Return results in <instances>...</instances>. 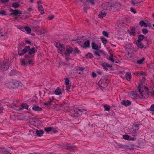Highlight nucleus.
<instances>
[{"mask_svg":"<svg viewBox=\"0 0 154 154\" xmlns=\"http://www.w3.org/2000/svg\"><path fill=\"white\" fill-rule=\"evenodd\" d=\"M139 92L142 98H146L149 96V91L148 88L144 86L142 87L140 84L138 87Z\"/></svg>","mask_w":154,"mask_h":154,"instance_id":"f257e3e1","label":"nucleus"},{"mask_svg":"<svg viewBox=\"0 0 154 154\" xmlns=\"http://www.w3.org/2000/svg\"><path fill=\"white\" fill-rule=\"evenodd\" d=\"M23 85L22 83L19 81L13 80L9 85V87L11 89H17L19 87H22Z\"/></svg>","mask_w":154,"mask_h":154,"instance_id":"f03ea898","label":"nucleus"},{"mask_svg":"<svg viewBox=\"0 0 154 154\" xmlns=\"http://www.w3.org/2000/svg\"><path fill=\"white\" fill-rule=\"evenodd\" d=\"M112 11H119L122 9V6L119 3L116 2L112 3Z\"/></svg>","mask_w":154,"mask_h":154,"instance_id":"7ed1b4c3","label":"nucleus"},{"mask_svg":"<svg viewBox=\"0 0 154 154\" xmlns=\"http://www.w3.org/2000/svg\"><path fill=\"white\" fill-rule=\"evenodd\" d=\"M20 61L21 64L22 65L26 66L29 64H31L33 61V60H27V59H20Z\"/></svg>","mask_w":154,"mask_h":154,"instance_id":"20e7f679","label":"nucleus"},{"mask_svg":"<svg viewBox=\"0 0 154 154\" xmlns=\"http://www.w3.org/2000/svg\"><path fill=\"white\" fill-rule=\"evenodd\" d=\"M101 6L102 8L104 10L112 11V3H103Z\"/></svg>","mask_w":154,"mask_h":154,"instance_id":"39448f33","label":"nucleus"},{"mask_svg":"<svg viewBox=\"0 0 154 154\" xmlns=\"http://www.w3.org/2000/svg\"><path fill=\"white\" fill-rule=\"evenodd\" d=\"M9 66L7 62L3 61L0 65V69L1 70L3 71L6 70L9 68Z\"/></svg>","mask_w":154,"mask_h":154,"instance_id":"423d86ee","label":"nucleus"},{"mask_svg":"<svg viewBox=\"0 0 154 154\" xmlns=\"http://www.w3.org/2000/svg\"><path fill=\"white\" fill-rule=\"evenodd\" d=\"M9 11L10 12H12L10 14V15H15V16H17L18 14H21L22 13L21 11H19L17 9L14 10L12 9H10Z\"/></svg>","mask_w":154,"mask_h":154,"instance_id":"0eeeda50","label":"nucleus"},{"mask_svg":"<svg viewBox=\"0 0 154 154\" xmlns=\"http://www.w3.org/2000/svg\"><path fill=\"white\" fill-rule=\"evenodd\" d=\"M56 47L61 52L64 51L65 50L64 46H63V45L61 44L60 43H56Z\"/></svg>","mask_w":154,"mask_h":154,"instance_id":"6e6552de","label":"nucleus"},{"mask_svg":"<svg viewBox=\"0 0 154 154\" xmlns=\"http://www.w3.org/2000/svg\"><path fill=\"white\" fill-rule=\"evenodd\" d=\"M66 52H65V54L66 55H69L70 54L72 53L73 51V49L69 46H67L66 47Z\"/></svg>","mask_w":154,"mask_h":154,"instance_id":"1a4fd4ad","label":"nucleus"},{"mask_svg":"<svg viewBox=\"0 0 154 154\" xmlns=\"http://www.w3.org/2000/svg\"><path fill=\"white\" fill-rule=\"evenodd\" d=\"M65 82L66 86V90L67 92H69V89L70 88L71 85H69V79L67 78H66L65 79Z\"/></svg>","mask_w":154,"mask_h":154,"instance_id":"9d476101","label":"nucleus"},{"mask_svg":"<svg viewBox=\"0 0 154 154\" xmlns=\"http://www.w3.org/2000/svg\"><path fill=\"white\" fill-rule=\"evenodd\" d=\"M106 80L105 79H104L103 80H100L99 81L98 84L101 87H105L106 86V85L105 84V83H106Z\"/></svg>","mask_w":154,"mask_h":154,"instance_id":"9b49d317","label":"nucleus"},{"mask_svg":"<svg viewBox=\"0 0 154 154\" xmlns=\"http://www.w3.org/2000/svg\"><path fill=\"white\" fill-rule=\"evenodd\" d=\"M101 66L103 67V68L106 71H107L108 70V69L107 68V67H112V65H109L106 63H102L101 64Z\"/></svg>","mask_w":154,"mask_h":154,"instance_id":"f8f14e48","label":"nucleus"},{"mask_svg":"<svg viewBox=\"0 0 154 154\" xmlns=\"http://www.w3.org/2000/svg\"><path fill=\"white\" fill-rule=\"evenodd\" d=\"M135 44L137 47L140 48H142L144 47V45L139 40H137L135 41Z\"/></svg>","mask_w":154,"mask_h":154,"instance_id":"ddd939ff","label":"nucleus"},{"mask_svg":"<svg viewBox=\"0 0 154 154\" xmlns=\"http://www.w3.org/2000/svg\"><path fill=\"white\" fill-rule=\"evenodd\" d=\"M131 103V102L129 100H127L126 101L125 100H123L121 102V104L122 105H124L126 106H129L130 105Z\"/></svg>","mask_w":154,"mask_h":154,"instance_id":"4468645a","label":"nucleus"},{"mask_svg":"<svg viewBox=\"0 0 154 154\" xmlns=\"http://www.w3.org/2000/svg\"><path fill=\"white\" fill-rule=\"evenodd\" d=\"M38 11L40 12L41 14H44V9L42 5H38Z\"/></svg>","mask_w":154,"mask_h":154,"instance_id":"2eb2a0df","label":"nucleus"},{"mask_svg":"<svg viewBox=\"0 0 154 154\" xmlns=\"http://www.w3.org/2000/svg\"><path fill=\"white\" fill-rule=\"evenodd\" d=\"M106 14L105 12H103L102 11H100L98 15V17L100 18H102L106 15Z\"/></svg>","mask_w":154,"mask_h":154,"instance_id":"dca6fc26","label":"nucleus"},{"mask_svg":"<svg viewBox=\"0 0 154 154\" xmlns=\"http://www.w3.org/2000/svg\"><path fill=\"white\" fill-rule=\"evenodd\" d=\"M32 109L35 111H41L42 110V109L41 107L37 106H33L32 107Z\"/></svg>","mask_w":154,"mask_h":154,"instance_id":"f3484780","label":"nucleus"},{"mask_svg":"<svg viewBox=\"0 0 154 154\" xmlns=\"http://www.w3.org/2000/svg\"><path fill=\"white\" fill-rule=\"evenodd\" d=\"M84 2L92 5H94L95 4V0H84Z\"/></svg>","mask_w":154,"mask_h":154,"instance_id":"a211bd4d","label":"nucleus"},{"mask_svg":"<svg viewBox=\"0 0 154 154\" xmlns=\"http://www.w3.org/2000/svg\"><path fill=\"white\" fill-rule=\"evenodd\" d=\"M139 25L140 26H144L145 27H147L148 26L147 24L145 23L143 20H141L139 23Z\"/></svg>","mask_w":154,"mask_h":154,"instance_id":"6ab92c4d","label":"nucleus"},{"mask_svg":"<svg viewBox=\"0 0 154 154\" xmlns=\"http://www.w3.org/2000/svg\"><path fill=\"white\" fill-rule=\"evenodd\" d=\"M125 78L128 81L130 80L131 78V74L129 72H127L125 75Z\"/></svg>","mask_w":154,"mask_h":154,"instance_id":"aec40b11","label":"nucleus"},{"mask_svg":"<svg viewBox=\"0 0 154 154\" xmlns=\"http://www.w3.org/2000/svg\"><path fill=\"white\" fill-rule=\"evenodd\" d=\"M0 149L1 152L3 154H11V153H9L8 151H7L6 149L4 148H1Z\"/></svg>","mask_w":154,"mask_h":154,"instance_id":"412c9836","label":"nucleus"},{"mask_svg":"<svg viewBox=\"0 0 154 154\" xmlns=\"http://www.w3.org/2000/svg\"><path fill=\"white\" fill-rule=\"evenodd\" d=\"M8 74L10 76H13L16 74V72L15 70L14 69L11 70L9 72Z\"/></svg>","mask_w":154,"mask_h":154,"instance_id":"4be33fe9","label":"nucleus"},{"mask_svg":"<svg viewBox=\"0 0 154 154\" xmlns=\"http://www.w3.org/2000/svg\"><path fill=\"white\" fill-rule=\"evenodd\" d=\"M44 131L43 130H36V133L37 135L39 136H41L44 133Z\"/></svg>","mask_w":154,"mask_h":154,"instance_id":"5701e85b","label":"nucleus"},{"mask_svg":"<svg viewBox=\"0 0 154 154\" xmlns=\"http://www.w3.org/2000/svg\"><path fill=\"white\" fill-rule=\"evenodd\" d=\"M90 46V42L89 41H86L84 43L83 48L88 47Z\"/></svg>","mask_w":154,"mask_h":154,"instance_id":"b1692460","label":"nucleus"},{"mask_svg":"<svg viewBox=\"0 0 154 154\" xmlns=\"http://www.w3.org/2000/svg\"><path fill=\"white\" fill-rule=\"evenodd\" d=\"M30 50V47L29 46L26 47L22 51V52L25 53Z\"/></svg>","mask_w":154,"mask_h":154,"instance_id":"393cba45","label":"nucleus"},{"mask_svg":"<svg viewBox=\"0 0 154 154\" xmlns=\"http://www.w3.org/2000/svg\"><path fill=\"white\" fill-rule=\"evenodd\" d=\"M12 7L16 8H18L20 6V5L18 3L13 2L12 4Z\"/></svg>","mask_w":154,"mask_h":154,"instance_id":"a878e982","label":"nucleus"},{"mask_svg":"<svg viewBox=\"0 0 154 154\" xmlns=\"http://www.w3.org/2000/svg\"><path fill=\"white\" fill-rule=\"evenodd\" d=\"M52 101V100L51 99V98H49V100L48 101L45 102H44V104L46 106H48L50 105Z\"/></svg>","mask_w":154,"mask_h":154,"instance_id":"bb28decb","label":"nucleus"},{"mask_svg":"<svg viewBox=\"0 0 154 154\" xmlns=\"http://www.w3.org/2000/svg\"><path fill=\"white\" fill-rule=\"evenodd\" d=\"M140 2V0H132L131 3L133 5H135Z\"/></svg>","mask_w":154,"mask_h":154,"instance_id":"cd10ccee","label":"nucleus"},{"mask_svg":"<svg viewBox=\"0 0 154 154\" xmlns=\"http://www.w3.org/2000/svg\"><path fill=\"white\" fill-rule=\"evenodd\" d=\"M91 46L92 48L95 50H97L98 49V45L95 43H92Z\"/></svg>","mask_w":154,"mask_h":154,"instance_id":"c85d7f7f","label":"nucleus"},{"mask_svg":"<svg viewBox=\"0 0 154 154\" xmlns=\"http://www.w3.org/2000/svg\"><path fill=\"white\" fill-rule=\"evenodd\" d=\"M131 35H134L135 34V28H132L129 32Z\"/></svg>","mask_w":154,"mask_h":154,"instance_id":"c756f323","label":"nucleus"},{"mask_svg":"<svg viewBox=\"0 0 154 154\" xmlns=\"http://www.w3.org/2000/svg\"><path fill=\"white\" fill-rule=\"evenodd\" d=\"M35 49L34 48H31V49H30L29 51V54L30 55H31L32 54H34L35 53Z\"/></svg>","mask_w":154,"mask_h":154,"instance_id":"7c9ffc66","label":"nucleus"},{"mask_svg":"<svg viewBox=\"0 0 154 154\" xmlns=\"http://www.w3.org/2000/svg\"><path fill=\"white\" fill-rule=\"evenodd\" d=\"M145 59V58L143 57L141 59L137 60V63L139 64H141L143 63Z\"/></svg>","mask_w":154,"mask_h":154,"instance_id":"2f4dec72","label":"nucleus"},{"mask_svg":"<svg viewBox=\"0 0 154 154\" xmlns=\"http://www.w3.org/2000/svg\"><path fill=\"white\" fill-rule=\"evenodd\" d=\"M111 56H109L107 57V59L109 60H110L112 62H114V60L113 59V58L112 57H113V55L111 54Z\"/></svg>","mask_w":154,"mask_h":154,"instance_id":"473e14b6","label":"nucleus"},{"mask_svg":"<svg viewBox=\"0 0 154 154\" xmlns=\"http://www.w3.org/2000/svg\"><path fill=\"white\" fill-rule=\"evenodd\" d=\"M101 39L102 42L103 44H106V43L107 40L104 37H102Z\"/></svg>","mask_w":154,"mask_h":154,"instance_id":"72a5a7b5","label":"nucleus"},{"mask_svg":"<svg viewBox=\"0 0 154 154\" xmlns=\"http://www.w3.org/2000/svg\"><path fill=\"white\" fill-rule=\"evenodd\" d=\"M54 92L56 94L59 95L61 93V91L60 89H57Z\"/></svg>","mask_w":154,"mask_h":154,"instance_id":"f704fd0d","label":"nucleus"},{"mask_svg":"<svg viewBox=\"0 0 154 154\" xmlns=\"http://www.w3.org/2000/svg\"><path fill=\"white\" fill-rule=\"evenodd\" d=\"M144 36L143 35H140L138 37V39L140 41H142L144 38Z\"/></svg>","mask_w":154,"mask_h":154,"instance_id":"c9c22d12","label":"nucleus"},{"mask_svg":"<svg viewBox=\"0 0 154 154\" xmlns=\"http://www.w3.org/2000/svg\"><path fill=\"white\" fill-rule=\"evenodd\" d=\"M45 131L47 132L50 131L52 130V128L51 127L45 128L44 129Z\"/></svg>","mask_w":154,"mask_h":154,"instance_id":"e433bc0d","label":"nucleus"},{"mask_svg":"<svg viewBox=\"0 0 154 154\" xmlns=\"http://www.w3.org/2000/svg\"><path fill=\"white\" fill-rule=\"evenodd\" d=\"M102 33L104 36L107 37H108L109 34L107 32L103 31L102 32Z\"/></svg>","mask_w":154,"mask_h":154,"instance_id":"4c0bfd02","label":"nucleus"},{"mask_svg":"<svg viewBox=\"0 0 154 154\" xmlns=\"http://www.w3.org/2000/svg\"><path fill=\"white\" fill-rule=\"evenodd\" d=\"M21 106L23 108L27 109L28 107V106L26 104H23L21 105Z\"/></svg>","mask_w":154,"mask_h":154,"instance_id":"58836bf2","label":"nucleus"},{"mask_svg":"<svg viewBox=\"0 0 154 154\" xmlns=\"http://www.w3.org/2000/svg\"><path fill=\"white\" fill-rule=\"evenodd\" d=\"M25 30L28 33H30L31 29L29 27H25Z\"/></svg>","mask_w":154,"mask_h":154,"instance_id":"ea45409f","label":"nucleus"},{"mask_svg":"<svg viewBox=\"0 0 154 154\" xmlns=\"http://www.w3.org/2000/svg\"><path fill=\"white\" fill-rule=\"evenodd\" d=\"M45 92L44 91H40L39 92L40 95L41 97H43L45 95Z\"/></svg>","mask_w":154,"mask_h":154,"instance_id":"a19ab883","label":"nucleus"},{"mask_svg":"<svg viewBox=\"0 0 154 154\" xmlns=\"http://www.w3.org/2000/svg\"><path fill=\"white\" fill-rule=\"evenodd\" d=\"M142 32L143 34H146L148 32V31L146 29H143Z\"/></svg>","mask_w":154,"mask_h":154,"instance_id":"79ce46f5","label":"nucleus"},{"mask_svg":"<svg viewBox=\"0 0 154 154\" xmlns=\"http://www.w3.org/2000/svg\"><path fill=\"white\" fill-rule=\"evenodd\" d=\"M132 97H133L136 98L137 96V95L136 93L135 92H133L131 94Z\"/></svg>","mask_w":154,"mask_h":154,"instance_id":"37998d69","label":"nucleus"},{"mask_svg":"<svg viewBox=\"0 0 154 154\" xmlns=\"http://www.w3.org/2000/svg\"><path fill=\"white\" fill-rule=\"evenodd\" d=\"M130 11L131 12H133L134 14H136L137 12V11H136L135 9L132 7H131L130 8Z\"/></svg>","mask_w":154,"mask_h":154,"instance_id":"c03bdc74","label":"nucleus"},{"mask_svg":"<svg viewBox=\"0 0 154 154\" xmlns=\"http://www.w3.org/2000/svg\"><path fill=\"white\" fill-rule=\"evenodd\" d=\"M31 57V55H30L29 54L26 55L24 56V59H27V60H29V58H30Z\"/></svg>","mask_w":154,"mask_h":154,"instance_id":"a18cd8bd","label":"nucleus"},{"mask_svg":"<svg viewBox=\"0 0 154 154\" xmlns=\"http://www.w3.org/2000/svg\"><path fill=\"white\" fill-rule=\"evenodd\" d=\"M104 107L106 111H109L110 109L109 106L104 105Z\"/></svg>","mask_w":154,"mask_h":154,"instance_id":"49530a36","label":"nucleus"},{"mask_svg":"<svg viewBox=\"0 0 154 154\" xmlns=\"http://www.w3.org/2000/svg\"><path fill=\"white\" fill-rule=\"evenodd\" d=\"M123 138L125 140H128L129 139V137L128 135H124L123 136Z\"/></svg>","mask_w":154,"mask_h":154,"instance_id":"de8ad7c7","label":"nucleus"},{"mask_svg":"<svg viewBox=\"0 0 154 154\" xmlns=\"http://www.w3.org/2000/svg\"><path fill=\"white\" fill-rule=\"evenodd\" d=\"M0 14L2 15H6V11L4 10H1L0 11Z\"/></svg>","mask_w":154,"mask_h":154,"instance_id":"09e8293b","label":"nucleus"},{"mask_svg":"<svg viewBox=\"0 0 154 154\" xmlns=\"http://www.w3.org/2000/svg\"><path fill=\"white\" fill-rule=\"evenodd\" d=\"M76 114H77V116L76 115V116H78L79 115H81L82 113V112L81 111L80 109H78V111L76 112Z\"/></svg>","mask_w":154,"mask_h":154,"instance_id":"8fccbe9b","label":"nucleus"},{"mask_svg":"<svg viewBox=\"0 0 154 154\" xmlns=\"http://www.w3.org/2000/svg\"><path fill=\"white\" fill-rule=\"evenodd\" d=\"M149 109L152 112L154 111V104H153L149 108Z\"/></svg>","mask_w":154,"mask_h":154,"instance_id":"3c124183","label":"nucleus"},{"mask_svg":"<svg viewBox=\"0 0 154 154\" xmlns=\"http://www.w3.org/2000/svg\"><path fill=\"white\" fill-rule=\"evenodd\" d=\"M9 2V0H0V2L1 3H5L8 2Z\"/></svg>","mask_w":154,"mask_h":154,"instance_id":"603ef678","label":"nucleus"},{"mask_svg":"<svg viewBox=\"0 0 154 154\" xmlns=\"http://www.w3.org/2000/svg\"><path fill=\"white\" fill-rule=\"evenodd\" d=\"M74 52L75 54L77 53V54H79L80 51L77 48H75V50H74Z\"/></svg>","mask_w":154,"mask_h":154,"instance_id":"864d4df0","label":"nucleus"},{"mask_svg":"<svg viewBox=\"0 0 154 154\" xmlns=\"http://www.w3.org/2000/svg\"><path fill=\"white\" fill-rule=\"evenodd\" d=\"M88 9V8L87 7H85L84 8V10L85 12H87V10Z\"/></svg>","mask_w":154,"mask_h":154,"instance_id":"5fc2aeb1","label":"nucleus"},{"mask_svg":"<svg viewBox=\"0 0 154 154\" xmlns=\"http://www.w3.org/2000/svg\"><path fill=\"white\" fill-rule=\"evenodd\" d=\"M84 69V68L83 67H79L78 69H76V71L79 70L80 71H82Z\"/></svg>","mask_w":154,"mask_h":154,"instance_id":"6e6d98bb","label":"nucleus"},{"mask_svg":"<svg viewBox=\"0 0 154 154\" xmlns=\"http://www.w3.org/2000/svg\"><path fill=\"white\" fill-rule=\"evenodd\" d=\"M97 75V74L95 73H94V72H92V76L94 78Z\"/></svg>","mask_w":154,"mask_h":154,"instance_id":"4d7b16f0","label":"nucleus"},{"mask_svg":"<svg viewBox=\"0 0 154 154\" xmlns=\"http://www.w3.org/2000/svg\"><path fill=\"white\" fill-rule=\"evenodd\" d=\"M54 17V16L53 15H52L50 16H49L48 17V18L50 20H51L53 19Z\"/></svg>","mask_w":154,"mask_h":154,"instance_id":"13d9d810","label":"nucleus"},{"mask_svg":"<svg viewBox=\"0 0 154 154\" xmlns=\"http://www.w3.org/2000/svg\"><path fill=\"white\" fill-rule=\"evenodd\" d=\"M136 139V138L135 137H131L129 139L130 140H134Z\"/></svg>","mask_w":154,"mask_h":154,"instance_id":"bf43d9fd","label":"nucleus"},{"mask_svg":"<svg viewBox=\"0 0 154 154\" xmlns=\"http://www.w3.org/2000/svg\"><path fill=\"white\" fill-rule=\"evenodd\" d=\"M94 54L96 55H97L98 56H100L99 53L98 52L95 51L94 52Z\"/></svg>","mask_w":154,"mask_h":154,"instance_id":"052dcab7","label":"nucleus"},{"mask_svg":"<svg viewBox=\"0 0 154 154\" xmlns=\"http://www.w3.org/2000/svg\"><path fill=\"white\" fill-rule=\"evenodd\" d=\"M24 54H25L24 53V52H22V51H21V53H20L19 51L18 52V54L19 56H21V55H23Z\"/></svg>","mask_w":154,"mask_h":154,"instance_id":"680f3d73","label":"nucleus"},{"mask_svg":"<svg viewBox=\"0 0 154 154\" xmlns=\"http://www.w3.org/2000/svg\"><path fill=\"white\" fill-rule=\"evenodd\" d=\"M37 3L38 5H39L40 4H41L42 3V2L41 1V0H39V1H38L37 2Z\"/></svg>","mask_w":154,"mask_h":154,"instance_id":"e2e57ef3","label":"nucleus"},{"mask_svg":"<svg viewBox=\"0 0 154 154\" xmlns=\"http://www.w3.org/2000/svg\"><path fill=\"white\" fill-rule=\"evenodd\" d=\"M138 125H136L134 126L137 128L134 131H135L136 130H138L139 129V127L138 126Z\"/></svg>","mask_w":154,"mask_h":154,"instance_id":"0e129e2a","label":"nucleus"},{"mask_svg":"<svg viewBox=\"0 0 154 154\" xmlns=\"http://www.w3.org/2000/svg\"><path fill=\"white\" fill-rule=\"evenodd\" d=\"M52 132L54 133H56L57 132V131L56 130L53 129L52 130Z\"/></svg>","mask_w":154,"mask_h":154,"instance_id":"69168bd1","label":"nucleus"},{"mask_svg":"<svg viewBox=\"0 0 154 154\" xmlns=\"http://www.w3.org/2000/svg\"><path fill=\"white\" fill-rule=\"evenodd\" d=\"M66 149L68 150H70L71 149V147L67 146H66Z\"/></svg>","mask_w":154,"mask_h":154,"instance_id":"338daca9","label":"nucleus"},{"mask_svg":"<svg viewBox=\"0 0 154 154\" xmlns=\"http://www.w3.org/2000/svg\"><path fill=\"white\" fill-rule=\"evenodd\" d=\"M145 78L144 77H142V82H143L145 80Z\"/></svg>","mask_w":154,"mask_h":154,"instance_id":"774afa93","label":"nucleus"}]
</instances>
